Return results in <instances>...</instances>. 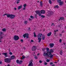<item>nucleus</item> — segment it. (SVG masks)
I'll return each mask as SVG.
<instances>
[{"label":"nucleus","mask_w":66,"mask_h":66,"mask_svg":"<svg viewBox=\"0 0 66 66\" xmlns=\"http://www.w3.org/2000/svg\"><path fill=\"white\" fill-rule=\"evenodd\" d=\"M0 43H1V42H2V41L0 40Z\"/></svg>","instance_id":"nucleus-56"},{"label":"nucleus","mask_w":66,"mask_h":66,"mask_svg":"<svg viewBox=\"0 0 66 66\" xmlns=\"http://www.w3.org/2000/svg\"><path fill=\"white\" fill-rule=\"evenodd\" d=\"M30 18H32V19H34V17L32 15L30 16Z\"/></svg>","instance_id":"nucleus-29"},{"label":"nucleus","mask_w":66,"mask_h":66,"mask_svg":"<svg viewBox=\"0 0 66 66\" xmlns=\"http://www.w3.org/2000/svg\"><path fill=\"white\" fill-rule=\"evenodd\" d=\"M5 16V14L4 15H3V16Z\"/></svg>","instance_id":"nucleus-63"},{"label":"nucleus","mask_w":66,"mask_h":66,"mask_svg":"<svg viewBox=\"0 0 66 66\" xmlns=\"http://www.w3.org/2000/svg\"><path fill=\"white\" fill-rule=\"evenodd\" d=\"M25 9H26V7H24V8H23V10H25Z\"/></svg>","instance_id":"nucleus-49"},{"label":"nucleus","mask_w":66,"mask_h":66,"mask_svg":"<svg viewBox=\"0 0 66 66\" xmlns=\"http://www.w3.org/2000/svg\"><path fill=\"white\" fill-rule=\"evenodd\" d=\"M63 44H64V45H65V43H64Z\"/></svg>","instance_id":"nucleus-60"},{"label":"nucleus","mask_w":66,"mask_h":66,"mask_svg":"<svg viewBox=\"0 0 66 66\" xmlns=\"http://www.w3.org/2000/svg\"><path fill=\"white\" fill-rule=\"evenodd\" d=\"M55 66V65L54 64H53V65H52V66Z\"/></svg>","instance_id":"nucleus-51"},{"label":"nucleus","mask_w":66,"mask_h":66,"mask_svg":"<svg viewBox=\"0 0 66 66\" xmlns=\"http://www.w3.org/2000/svg\"><path fill=\"white\" fill-rule=\"evenodd\" d=\"M62 36V34H60V36Z\"/></svg>","instance_id":"nucleus-52"},{"label":"nucleus","mask_w":66,"mask_h":66,"mask_svg":"<svg viewBox=\"0 0 66 66\" xmlns=\"http://www.w3.org/2000/svg\"><path fill=\"white\" fill-rule=\"evenodd\" d=\"M32 51H35L36 50V46H34L32 48Z\"/></svg>","instance_id":"nucleus-11"},{"label":"nucleus","mask_w":66,"mask_h":66,"mask_svg":"<svg viewBox=\"0 0 66 66\" xmlns=\"http://www.w3.org/2000/svg\"><path fill=\"white\" fill-rule=\"evenodd\" d=\"M40 11L41 14H45V11L44 10H41Z\"/></svg>","instance_id":"nucleus-16"},{"label":"nucleus","mask_w":66,"mask_h":66,"mask_svg":"<svg viewBox=\"0 0 66 66\" xmlns=\"http://www.w3.org/2000/svg\"><path fill=\"white\" fill-rule=\"evenodd\" d=\"M35 12L37 14H38L39 15V16H40L41 15V14L40 13V10H37Z\"/></svg>","instance_id":"nucleus-6"},{"label":"nucleus","mask_w":66,"mask_h":66,"mask_svg":"<svg viewBox=\"0 0 66 66\" xmlns=\"http://www.w3.org/2000/svg\"><path fill=\"white\" fill-rule=\"evenodd\" d=\"M31 29V28H30V27H29V29Z\"/></svg>","instance_id":"nucleus-59"},{"label":"nucleus","mask_w":66,"mask_h":66,"mask_svg":"<svg viewBox=\"0 0 66 66\" xmlns=\"http://www.w3.org/2000/svg\"><path fill=\"white\" fill-rule=\"evenodd\" d=\"M15 58V56L14 55H12L11 57V60H13V59H14Z\"/></svg>","instance_id":"nucleus-14"},{"label":"nucleus","mask_w":66,"mask_h":66,"mask_svg":"<svg viewBox=\"0 0 66 66\" xmlns=\"http://www.w3.org/2000/svg\"><path fill=\"white\" fill-rule=\"evenodd\" d=\"M53 24H54V23H52V24L51 25V26H53Z\"/></svg>","instance_id":"nucleus-53"},{"label":"nucleus","mask_w":66,"mask_h":66,"mask_svg":"<svg viewBox=\"0 0 66 66\" xmlns=\"http://www.w3.org/2000/svg\"><path fill=\"white\" fill-rule=\"evenodd\" d=\"M33 64L32 63V60H31L30 61V63L28 65V66H33Z\"/></svg>","instance_id":"nucleus-8"},{"label":"nucleus","mask_w":66,"mask_h":66,"mask_svg":"<svg viewBox=\"0 0 66 66\" xmlns=\"http://www.w3.org/2000/svg\"><path fill=\"white\" fill-rule=\"evenodd\" d=\"M50 48H52L54 46V44L53 43L50 44Z\"/></svg>","instance_id":"nucleus-13"},{"label":"nucleus","mask_w":66,"mask_h":66,"mask_svg":"<svg viewBox=\"0 0 66 66\" xmlns=\"http://www.w3.org/2000/svg\"><path fill=\"white\" fill-rule=\"evenodd\" d=\"M53 52V51L52 50V49H51L50 50V52Z\"/></svg>","instance_id":"nucleus-28"},{"label":"nucleus","mask_w":66,"mask_h":66,"mask_svg":"<svg viewBox=\"0 0 66 66\" xmlns=\"http://www.w3.org/2000/svg\"><path fill=\"white\" fill-rule=\"evenodd\" d=\"M55 63H57V62H55Z\"/></svg>","instance_id":"nucleus-62"},{"label":"nucleus","mask_w":66,"mask_h":66,"mask_svg":"<svg viewBox=\"0 0 66 66\" xmlns=\"http://www.w3.org/2000/svg\"><path fill=\"white\" fill-rule=\"evenodd\" d=\"M14 38L15 40H18L19 39V37L15 35L14 36Z\"/></svg>","instance_id":"nucleus-7"},{"label":"nucleus","mask_w":66,"mask_h":66,"mask_svg":"<svg viewBox=\"0 0 66 66\" xmlns=\"http://www.w3.org/2000/svg\"><path fill=\"white\" fill-rule=\"evenodd\" d=\"M3 38V37L2 36L1 37H0V40H1V39H2Z\"/></svg>","instance_id":"nucleus-34"},{"label":"nucleus","mask_w":66,"mask_h":66,"mask_svg":"<svg viewBox=\"0 0 66 66\" xmlns=\"http://www.w3.org/2000/svg\"><path fill=\"white\" fill-rule=\"evenodd\" d=\"M59 42H60V43H61V42H62V40H61V39L60 40Z\"/></svg>","instance_id":"nucleus-43"},{"label":"nucleus","mask_w":66,"mask_h":66,"mask_svg":"<svg viewBox=\"0 0 66 66\" xmlns=\"http://www.w3.org/2000/svg\"><path fill=\"white\" fill-rule=\"evenodd\" d=\"M58 2L59 3V5L60 6H61L62 5H63L64 4V2L63 1H61V0H57Z\"/></svg>","instance_id":"nucleus-5"},{"label":"nucleus","mask_w":66,"mask_h":66,"mask_svg":"<svg viewBox=\"0 0 66 66\" xmlns=\"http://www.w3.org/2000/svg\"><path fill=\"white\" fill-rule=\"evenodd\" d=\"M2 54H3V55H5L6 57H7V53H2Z\"/></svg>","instance_id":"nucleus-12"},{"label":"nucleus","mask_w":66,"mask_h":66,"mask_svg":"<svg viewBox=\"0 0 66 66\" xmlns=\"http://www.w3.org/2000/svg\"><path fill=\"white\" fill-rule=\"evenodd\" d=\"M39 63H42V61L41 60H39Z\"/></svg>","instance_id":"nucleus-35"},{"label":"nucleus","mask_w":66,"mask_h":66,"mask_svg":"<svg viewBox=\"0 0 66 66\" xmlns=\"http://www.w3.org/2000/svg\"><path fill=\"white\" fill-rule=\"evenodd\" d=\"M40 3V5L41 6H43V3L42 2V1H41Z\"/></svg>","instance_id":"nucleus-18"},{"label":"nucleus","mask_w":66,"mask_h":66,"mask_svg":"<svg viewBox=\"0 0 66 66\" xmlns=\"http://www.w3.org/2000/svg\"><path fill=\"white\" fill-rule=\"evenodd\" d=\"M2 62L1 61H0V64H2Z\"/></svg>","instance_id":"nucleus-45"},{"label":"nucleus","mask_w":66,"mask_h":66,"mask_svg":"<svg viewBox=\"0 0 66 66\" xmlns=\"http://www.w3.org/2000/svg\"><path fill=\"white\" fill-rule=\"evenodd\" d=\"M61 27V25H60L58 26L59 27Z\"/></svg>","instance_id":"nucleus-50"},{"label":"nucleus","mask_w":66,"mask_h":66,"mask_svg":"<svg viewBox=\"0 0 66 66\" xmlns=\"http://www.w3.org/2000/svg\"><path fill=\"white\" fill-rule=\"evenodd\" d=\"M58 30H56V32H57V31H58Z\"/></svg>","instance_id":"nucleus-54"},{"label":"nucleus","mask_w":66,"mask_h":66,"mask_svg":"<svg viewBox=\"0 0 66 66\" xmlns=\"http://www.w3.org/2000/svg\"><path fill=\"white\" fill-rule=\"evenodd\" d=\"M53 63L52 62H51L50 63V64L51 65V64H53Z\"/></svg>","instance_id":"nucleus-44"},{"label":"nucleus","mask_w":66,"mask_h":66,"mask_svg":"<svg viewBox=\"0 0 66 66\" xmlns=\"http://www.w3.org/2000/svg\"><path fill=\"white\" fill-rule=\"evenodd\" d=\"M45 50H46V48H43V51H45Z\"/></svg>","instance_id":"nucleus-40"},{"label":"nucleus","mask_w":66,"mask_h":66,"mask_svg":"<svg viewBox=\"0 0 66 66\" xmlns=\"http://www.w3.org/2000/svg\"><path fill=\"white\" fill-rule=\"evenodd\" d=\"M9 51L10 52H11L10 51V50H9Z\"/></svg>","instance_id":"nucleus-57"},{"label":"nucleus","mask_w":66,"mask_h":66,"mask_svg":"<svg viewBox=\"0 0 66 66\" xmlns=\"http://www.w3.org/2000/svg\"><path fill=\"white\" fill-rule=\"evenodd\" d=\"M21 43H23V39H21Z\"/></svg>","instance_id":"nucleus-32"},{"label":"nucleus","mask_w":66,"mask_h":66,"mask_svg":"<svg viewBox=\"0 0 66 66\" xmlns=\"http://www.w3.org/2000/svg\"><path fill=\"white\" fill-rule=\"evenodd\" d=\"M19 3V1H18L16 2V4H18Z\"/></svg>","instance_id":"nucleus-37"},{"label":"nucleus","mask_w":66,"mask_h":66,"mask_svg":"<svg viewBox=\"0 0 66 66\" xmlns=\"http://www.w3.org/2000/svg\"><path fill=\"white\" fill-rule=\"evenodd\" d=\"M16 62L17 64H21L22 63V61L20 60V61H19V60H16Z\"/></svg>","instance_id":"nucleus-9"},{"label":"nucleus","mask_w":66,"mask_h":66,"mask_svg":"<svg viewBox=\"0 0 66 66\" xmlns=\"http://www.w3.org/2000/svg\"><path fill=\"white\" fill-rule=\"evenodd\" d=\"M5 15H7V14H4Z\"/></svg>","instance_id":"nucleus-55"},{"label":"nucleus","mask_w":66,"mask_h":66,"mask_svg":"<svg viewBox=\"0 0 66 66\" xmlns=\"http://www.w3.org/2000/svg\"><path fill=\"white\" fill-rule=\"evenodd\" d=\"M49 2L50 3V4H51V3H52V2L51 0H49Z\"/></svg>","instance_id":"nucleus-27"},{"label":"nucleus","mask_w":66,"mask_h":66,"mask_svg":"<svg viewBox=\"0 0 66 66\" xmlns=\"http://www.w3.org/2000/svg\"><path fill=\"white\" fill-rule=\"evenodd\" d=\"M46 50L47 53L46 52H44L43 53V55L44 56H48L50 57V58H52L53 56V55H52L51 53L49 51V49L48 48H46Z\"/></svg>","instance_id":"nucleus-1"},{"label":"nucleus","mask_w":66,"mask_h":66,"mask_svg":"<svg viewBox=\"0 0 66 66\" xmlns=\"http://www.w3.org/2000/svg\"><path fill=\"white\" fill-rule=\"evenodd\" d=\"M28 36H29V35L28 34H24L23 35V36H24V38H26V37L27 38H28Z\"/></svg>","instance_id":"nucleus-10"},{"label":"nucleus","mask_w":66,"mask_h":66,"mask_svg":"<svg viewBox=\"0 0 66 66\" xmlns=\"http://www.w3.org/2000/svg\"><path fill=\"white\" fill-rule=\"evenodd\" d=\"M14 11H16V10L17 9V8H14Z\"/></svg>","instance_id":"nucleus-41"},{"label":"nucleus","mask_w":66,"mask_h":66,"mask_svg":"<svg viewBox=\"0 0 66 66\" xmlns=\"http://www.w3.org/2000/svg\"><path fill=\"white\" fill-rule=\"evenodd\" d=\"M51 34H52V32H49L47 34V36H51Z\"/></svg>","instance_id":"nucleus-17"},{"label":"nucleus","mask_w":66,"mask_h":66,"mask_svg":"<svg viewBox=\"0 0 66 66\" xmlns=\"http://www.w3.org/2000/svg\"><path fill=\"white\" fill-rule=\"evenodd\" d=\"M45 36H42V39L43 40H44V39H45Z\"/></svg>","instance_id":"nucleus-24"},{"label":"nucleus","mask_w":66,"mask_h":66,"mask_svg":"<svg viewBox=\"0 0 66 66\" xmlns=\"http://www.w3.org/2000/svg\"><path fill=\"white\" fill-rule=\"evenodd\" d=\"M62 54H63V52H62V51H60V55H62Z\"/></svg>","instance_id":"nucleus-23"},{"label":"nucleus","mask_w":66,"mask_h":66,"mask_svg":"<svg viewBox=\"0 0 66 66\" xmlns=\"http://www.w3.org/2000/svg\"><path fill=\"white\" fill-rule=\"evenodd\" d=\"M31 42H34V41L33 40H31Z\"/></svg>","instance_id":"nucleus-48"},{"label":"nucleus","mask_w":66,"mask_h":66,"mask_svg":"<svg viewBox=\"0 0 66 66\" xmlns=\"http://www.w3.org/2000/svg\"><path fill=\"white\" fill-rule=\"evenodd\" d=\"M62 33H64V31H62Z\"/></svg>","instance_id":"nucleus-61"},{"label":"nucleus","mask_w":66,"mask_h":66,"mask_svg":"<svg viewBox=\"0 0 66 66\" xmlns=\"http://www.w3.org/2000/svg\"><path fill=\"white\" fill-rule=\"evenodd\" d=\"M41 17H42V18H45V16L44 15H41Z\"/></svg>","instance_id":"nucleus-36"},{"label":"nucleus","mask_w":66,"mask_h":66,"mask_svg":"<svg viewBox=\"0 0 66 66\" xmlns=\"http://www.w3.org/2000/svg\"><path fill=\"white\" fill-rule=\"evenodd\" d=\"M38 2H39V1H38Z\"/></svg>","instance_id":"nucleus-64"},{"label":"nucleus","mask_w":66,"mask_h":66,"mask_svg":"<svg viewBox=\"0 0 66 66\" xmlns=\"http://www.w3.org/2000/svg\"><path fill=\"white\" fill-rule=\"evenodd\" d=\"M16 1H19L20 0H16Z\"/></svg>","instance_id":"nucleus-58"},{"label":"nucleus","mask_w":66,"mask_h":66,"mask_svg":"<svg viewBox=\"0 0 66 66\" xmlns=\"http://www.w3.org/2000/svg\"><path fill=\"white\" fill-rule=\"evenodd\" d=\"M34 37H36V33L35 32H34Z\"/></svg>","instance_id":"nucleus-19"},{"label":"nucleus","mask_w":66,"mask_h":66,"mask_svg":"<svg viewBox=\"0 0 66 66\" xmlns=\"http://www.w3.org/2000/svg\"><path fill=\"white\" fill-rule=\"evenodd\" d=\"M63 19H64V18L63 17H61L60 18V19L61 20H63Z\"/></svg>","instance_id":"nucleus-26"},{"label":"nucleus","mask_w":66,"mask_h":66,"mask_svg":"<svg viewBox=\"0 0 66 66\" xmlns=\"http://www.w3.org/2000/svg\"><path fill=\"white\" fill-rule=\"evenodd\" d=\"M28 20H31V19L30 18H29Z\"/></svg>","instance_id":"nucleus-46"},{"label":"nucleus","mask_w":66,"mask_h":66,"mask_svg":"<svg viewBox=\"0 0 66 66\" xmlns=\"http://www.w3.org/2000/svg\"><path fill=\"white\" fill-rule=\"evenodd\" d=\"M22 57H23V59H25V56H23Z\"/></svg>","instance_id":"nucleus-38"},{"label":"nucleus","mask_w":66,"mask_h":66,"mask_svg":"<svg viewBox=\"0 0 66 66\" xmlns=\"http://www.w3.org/2000/svg\"><path fill=\"white\" fill-rule=\"evenodd\" d=\"M34 56H35L34 58L35 59H36V60L37 59H38L37 57L35 55Z\"/></svg>","instance_id":"nucleus-21"},{"label":"nucleus","mask_w":66,"mask_h":66,"mask_svg":"<svg viewBox=\"0 0 66 66\" xmlns=\"http://www.w3.org/2000/svg\"><path fill=\"white\" fill-rule=\"evenodd\" d=\"M22 7V5H20V6H19L18 7V10H20V9H21Z\"/></svg>","instance_id":"nucleus-15"},{"label":"nucleus","mask_w":66,"mask_h":66,"mask_svg":"<svg viewBox=\"0 0 66 66\" xmlns=\"http://www.w3.org/2000/svg\"><path fill=\"white\" fill-rule=\"evenodd\" d=\"M59 7V6L56 5L54 6V8H58Z\"/></svg>","instance_id":"nucleus-25"},{"label":"nucleus","mask_w":66,"mask_h":66,"mask_svg":"<svg viewBox=\"0 0 66 66\" xmlns=\"http://www.w3.org/2000/svg\"><path fill=\"white\" fill-rule=\"evenodd\" d=\"M43 35L41 33L39 34L38 35H37V37H38V43H40V42H41V40H42V36Z\"/></svg>","instance_id":"nucleus-2"},{"label":"nucleus","mask_w":66,"mask_h":66,"mask_svg":"<svg viewBox=\"0 0 66 66\" xmlns=\"http://www.w3.org/2000/svg\"><path fill=\"white\" fill-rule=\"evenodd\" d=\"M27 23H28V21H24V23L25 24H27Z\"/></svg>","instance_id":"nucleus-20"},{"label":"nucleus","mask_w":66,"mask_h":66,"mask_svg":"<svg viewBox=\"0 0 66 66\" xmlns=\"http://www.w3.org/2000/svg\"><path fill=\"white\" fill-rule=\"evenodd\" d=\"M9 54L10 55H12V54H13V53H12L11 52H9Z\"/></svg>","instance_id":"nucleus-30"},{"label":"nucleus","mask_w":66,"mask_h":66,"mask_svg":"<svg viewBox=\"0 0 66 66\" xmlns=\"http://www.w3.org/2000/svg\"><path fill=\"white\" fill-rule=\"evenodd\" d=\"M39 54H39V53H38V54H37V55H39Z\"/></svg>","instance_id":"nucleus-47"},{"label":"nucleus","mask_w":66,"mask_h":66,"mask_svg":"<svg viewBox=\"0 0 66 66\" xmlns=\"http://www.w3.org/2000/svg\"><path fill=\"white\" fill-rule=\"evenodd\" d=\"M7 17L8 18H10L11 19H13L14 18L15 16V15L12 14H7Z\"/></svg>","instance_id":"nucleus-3"},{"label":"nucleus","mask_w":66,"mask_h":66,"mask_svg":"<svg viewBox=\"0 0 66 66\" xmlns=\"http://www.w3.org/2000/svg\"><path fill=\"white\" fill-rule=\"evenodd\" d=\"M49 61H50V60L47 59L46 60L47 62H49Z\"/></svg>","instance_id":"nucleus-31"},{"label":"nucleus","mask_w":66,"mask_h":66,"mask_svg":"<svg viewBox=\"0 0 66 66\" xmlns=\"http://www.w3.org/2000/svg\"><path fill=\"white\" fill-rule=\"evenodd\" d=\"M27 5H26V4H24L23 5V6L24 7H26V6Z\"/></svg>","instance_id":"nucleus-33"},{"label":"nucleus","mask_w":66,"mask_h":66,"mask_svg":"<svg viewBox=\"0 0 66 66\" xmlns=\"http://www.w3.org/2000/svg\"><path fill=\"white\" fill-rule=\"evenodd\" d=\"M44 64H45V65H47V62H45Z\"/></svg>","instance_id":"nucleus-39"},{"label":"nucleus","mask_w":66,"mask_h":66,"mask_svg":"<svg viewBox=\"0 0 66 66\" xmlns=\"http://www.w3.org/2000/svg\"><path fill=\"white\" fill-rule=\"evenodd\" d=\"M4 61L6 63H9L11 62V58H6L4 59Z\"/></svg>","instance_id":"nucleus-4"},{"label":"nucleus","mask_w":66,"mask_h":66,"mask_svg":"<svg viewBox=\"0 0 66 66\" xmlns=\"http://www.w3.org/2000/svg\"><path fill=\"white\" fill-rule=\"evenodd\" d=\"M54 34H55V33H56V31H55V30H54Z\"/></svg>","instance_id":"nucleus-42"},{"label":"nucleus","mask_w":66,"mask_h":66,"mask_svg":"<svg viewBox=\"0 0 66 66\" xmlns=\"http://www.w3.org/2000/svg\"><path fill=\"white\" fill-rule=\"evenodd\" d=\"M2 31L4 32H5V31H6V29L5 28H4L2 30Z\"/></svg>","instance_id":"nucleus-22"}]
</instances>
